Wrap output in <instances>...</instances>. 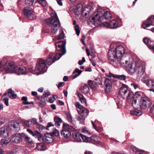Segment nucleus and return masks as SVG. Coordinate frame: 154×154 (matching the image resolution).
<instances>
[{
  "label": "nucleus",
  "mask_w": 154,
  "mask_h": 154,
  "mask_svg": "<svg viewBox=\"0 0 154 154\" xmlns=\"http://www.w3.org/2000/svg\"><path fill=\"white\" fill-rule=\"evenodd\" d=\"M51 134L52 136H57L59 134V132L56 129H54Z\"/></svg>",
  "instance_id": "44"
},
{
  "label": "nucleus",
  "mask_w": 154,
  "mask_h": 154,
  "mask_svg": "<svg viewBox=\"0 0 154 154\" xmlns=\"http://www.w3.org/2000/svg\"><path fill=\"white\" fill-rule=\"evenodd\" d=\"M131 150L133 151L136 154L137 152L139 150L135 146H132L131 147Z\"/></svg>",
  "instance_id": "53"
},
{
  "label": "nucleus",
  "mask_w": 154,
  "mask_h": 154,
  "mask_svg": "<svg viewBox=\"0 0 154 154\" xmlns=\"http://www.w3.org/2000/svg\"><path fill=\"white\" fill-rule=\"evenodd\" d=\"M7 73H15L18 75L26 73L29 71H27L25 67L23 66H17L13 63H9L6 68ZM29 70V69L28 70Z\"/></svg>",
  "instance_id": "5"
},
{
  "label": "nucleus",
  "mask_w": 154,
  "mask_h": 154,
  "mask_svg": "<svg viewBox=\"0 0 154 154\" xmlns=\"http://www.w3.org/2000/svg\"><path fill=\"white\" fill-rule=\"evenodd\" d=\"M94 16L92 17L91 21L93 23L94 22H102L104 19L105 20H109L112 17L110 13L104 11L101 8H99L97 10V12L94 14Z\"/></svg>",
  "instance_id": "4"
},
{
  "label": "nucleus",
  "mask_w": 154,
  "mask_h": 154,
  "mask_svg": "<svg viewBox=\"0 0 154 154\" xmlns=\"http://www.w3.org/2000/svg\"><path fill=\"white\" fill-rule=\"evenodd\" d=\"M65 43L63 41H59L56 44V50L57 51H61L62 53L63 51H65Z\"/></svg>",
  "instance_id": "13"
},
{
  "label": "nucleus",
  "mask_w": 154,
  "mask_h": 154,
  "mask_svg": "<svg viewBox=\"0 0 154 154\" xmlns=\"http://www.w3.org/2000/svg\"><path fill=\"white\" fill-rule=\"evenodd\" d=\"M12 140L14 143H20L21 141L20 136L16 135L13 137Z\"/></svg>",
  "instance_id": "29"
},
{
  "label": "nucleus",
  "mask_w": 154,
  "mask_h": 154,
  "mask_svg": "<svg viewBox=\"0 0 154 154\" xmlns=\"http://www.w3.org/2000/svg\"><path fill=\"white\" fill-rule=\"evenodd\" d=\"M82 72V71L79 69L78 68H76L75 70L73 71L72 73L73 74H75L77 73V74H76L72 76V78L75 79L79 76Z\"/></svg>",
  "instance_id": "25"
},
{
  "label": "nucleus",
  "mask_w": 154,
  "mask_h": 154,
  "mask_svg": "<svg viewBox=\"0 0 154 154\" xmlns=\"http://www.w3.org/2000/svg\"><path fill=\"white\" fill-rule=\"evenodd\" d=\"M49 92L48 91L45 92V93L43 94V96L45 97H47L49 95Z\"/></svg>",
  "instance_id": "60"
},
{
  "label": "nucleus",
  "mask_w": 154,
  "mask_h": 154,
  "mask_svg": "<svg viewBox=\"0 0 154 154\" xmlns=\"http://www.w3.org/2000/svg\"><path fill=\"white\" fill-rule=\"evenodd\" d=\"M126 78V76L124 75H116L115 78L121 80H125Z\"/></svg>",
  "instance_id": "36"
},
{
  "label": "nucleus",
  "mask_w": 154,
  "mask_h": 154,
  "mask_svg": "<svg viewBox=\"0 0 154 154\" xmlns=\"http://www.w3.org/2000/svg\"><path fill=\"white\" fill-rule=\"evenodd\" d=\"M154 21V16H151L148 18L146 21V23H143L142 25V26L144 28L148 27L151 25L153 26V22Z\"/></svg>",
  "instance_id": "15"
},
{
  "label": "nucleus",
  "mask_w": 154,
  "mask_h": 154,
  "mask_svg": "<svg viewBox=\"0 0 154 154\" xmlns=\"http://www.w3.org/2000/svg\"><path fill=\"white\" fill-rule=\"evenodd\" d=\"M148 48L151 49L152 51L154 53V45H151L148 46Z\"/></svg>",
  "instance_id": "58"
},
{
  "label": "nucleus",
  "mask_w": 154,
  "mask_h": 154,
  "mask_svg": "<svg viewBox=\"0 0 154 154\" xmlns=\"http://www.w3.org/2000/svg\"><path fill=\"white\" fill-rule=\"evenodd\" d=\"M77 95L82 103L86 105V102L85 97L82 94L79 93H78Z\"/></svg>",
  "instance_id": "28"
},
{
  "label": "nucleus",
  "mask_w": 154,
  "mask_h": 154,
  "mask_svg": "<svg viewBox=\"0 0 154 154\" xmlns=\"http://www.w3.org/2000/svg\"><path fill=\"white\" fill-rule=\"evenodd\" d=\"M11 94V97L12 99H14L17 97V95L16 94L14 93V92Z\"/></svg>",
  "instance_id": "59"
},
{
  "label": "nucleus",
  "mask_w": 154,
  "mask_h": 154,
  "mask_svg": "<svg viewBox=\"0 0 154 154\" xmlns=\"http://www.w3.org/2000/svg\"><path fill=\"white\" fill-rule=\"evenodd\" d=\"M27 131L31 135L35 138L37 134L38 131H32L31 130L29 129H27Z\"/></svg>",
  "instance_id": "34"
},
{
  "label": "nucleus",
  "mask_w": 154,
  "mask_h": 154,
  "mask_svg": "<svg viewBox=\"0 0 154 154\" xmlns=\"http://www.w3.org/2000/svg\"><path fill=\"white\" fill-rule=\"evenodd\" d=\"M25 141L28 143H31L32 141V138L26 134H24L23 136Z\"/></svg>",
  "instance_id": "32"
},
{
  "label": "nucleus",
  "mask_w": 154,
  "mask_h": 154,
  "mask_svg": "<svg viewBox=\"0 0 154 154\" xmlns=\"http://www.w3.org/2000/svg\"><path fill=\"white\" fill-rule=\"evenodd\" d=\"M43 137H42V136L41 133L39 132L37 133L36 136L35 137V138H37L38 140L40 141L42 140L43 141Z\"/></svg>",
  "instance_id": "45"
},
{
  "label": "nucleus",
  "mask_w": 154,
  "mask_h": 154,
  "mask_svg": "<svg viewBox=\"0 0 154 154\" xmlns=\"http://www.w3.org/2000/svg\"><path fill=\"white\" fill-rule=\"evenodd\" d=\"M65 113L66 116L68 121L71 123H72L73 120L71 114L67 112H66Z\"/></svg>",
  "instance_id": "33"
},
{
  "label": "nucleus",
  "mask_w": 154,
  "mask_h": 154,
  "mask_svg": "<svg viewBox=\"0 0 154 154\" xmlns=\"http://www.w3.org/2000/svg\"><path fill=\"white\" fill-rule=\"evenodd\" d=\"M65 84L64 82H61L58 85H57L58 88L60 87L61 86H63Z\"/></svg>",
  "instance_id": "62"
},
{
  "label": "nucleus",
  "mask_w": 154,
  "mask_h": 154,
  "mask_svg": "<svg viewBox=\"0 0 154 154\" xmlns=\"http://www.w3.org/2000/svg\"><path fill=\"white\" fill-rule=\"evenodd\" d=\"M105 91L106 93L110 92L112 88V82L109 79H106L105 82Z\"/></svg>",
  "instance_id": "19"
},
{
  "label": "nucleus",
  "mask_w": 154,
  "mask_h": 154,
  "mask_svg": "<svg viewBox=\"0 0 154 154\" xmlns=\"http://www.w3.org/2000/svg\"><path fill=\"white\" fill-rule=\"evenodd\" d=\"M54 121L55 125L57 127H59L60 126V124L63 122L61 119L59 117H55L54 118Z\"/></svg>",
  "instance_id": "23"
},
{
  "label": "nucleus",
  "mask_w": 154,
  "mask_h": 154,
  "mask_svg": "<svg viewBox=\"0 0 154 154\" xmlns=\"http://www.w3.org/2000/svg\"><path fill=\"white\" fill-rule=\"evenodd\" d=\"M47 70V67L46 66L45 60L42 59L40 60L38 64L36 66L35 69H34L33 67L29 68L30 72L34 74H36L37 75L44 73Z\"/></svg>",
  "instance_id": "6"
},
{
  "label": "nucleus",
  "mask_w": 154,
  "mask_h": 154,
  "mask_svg": "<svg viewBox=\"0 0 154 154\" xmlns=\"http://www.w3.org/2000/svg\"><path fill=\"white\" fill-rule=\"evenodd\" d=\"M27 98L26 97H23L22 98L21 100L22 101V103L24 105H27V104H34V103L33 102H30L29 103L27 102Z\"/></svg>",
  "instance_id": "31"
},
{
  "label": "nucleus",
  "mask_w": 154,
  "mask_h": 154,
  "mask_svg": "<svg viewBox=\"0 0 154 154\" xmlns=\"http://www.w3.org/2000/svg\"><path fill=\"white\" fill-rule=\"evenodd\" d=\"M82 139L84 142L88 143L91 141L90 137H89L82 135Z\"/></svg>",
  "instance_id": "38"
},
{
  "label": "nucleus",
  "mask_w": 154,
  "mask_h": 154,
  "mask_svg": "<svg viewBox=\"0 0 154 154\" xmlns=\"http://www.w3.org/2000/svg\"><path fill=\"white\" fill-rule=\"evenodd\" d=\"M86 10L89 13L91 12L92 10V8L91 6H88L86 8Z\"/></svg>",
  "instance_id": "57"
},
{
  "label": "nucleus",
  "mask_w": 154,
  "mask_h": 154,
  "mask_svg": "<svg viewBox=\"0 0 154 154\" xmlns=\"http://www.w3.org/2000/svg\"><path fill=\"white\" fill-rule=\"evenodd\" d=\"M137 61H135L134 62H132L129 61L127 65H126V68L129 74L132 75L136 72V66Z\"/></svg>",
  "instance_id": "11"
},
{
  "label": "nucleus",
  "mask_w": 154,
  "mask_h": 154,
  "mask_svg": "<svg viewBox=\"0 0 154 154\" xmlns=\"http://www.w3.org/2000/svg\"><path fill=\"white\" fill-rule=\"evenodd\" d=\"M36 148L39 151L44 150L46 149V146L43 144L41 143H37Z\"/></svg>",
  "instance_id": "27"
},
{
  "label": "nucleus",
  "mask_w": 154,
  "mask_h": 154,
  "mask_svg": "<svg viewBox=\"0 0 154 154\" xmlns=\"http://www.w3.org/2000/svg\"><path fill=\"white\" fill-rule=\"evenodd\" d=\"M65 53H66L65 51H63V52H62V53H56L55 54H53V57H54L55 56V57H58L60 56V57H61L62 55L65 54Z\"/></svg>",
  "instance_id": "47"
},
{
  "label": "nucleus",
  "mask_w": 154,
  "mask_h": 154,
  "mask_svg": "<svg viewBox=\"0 0 154 154\" xmlns=\"http://www.w3.org/2000/svg\"><path fill=\"white\" fill-rule=\"evenodd\" d=\"M35 0H26V4L27 6H31L32 5L34 1L35 2Z\"/></svg>",
  "instance_id": "41"
},
{
  "label": "nucleus",
  "mask_w": 154,
  "mask_h": 154,
  "mask_svg": "<svg viewBox=\"0 0 154 154\" xmlns=\"http://www.w3.org/2000/svg\"><path fill=\"white\" fill-rule=\"evenodd\" d=\"M31 122L34 125H38V123L37 122V119L35 118H33L31 120Z\"/></svg>",
  "instance_id": "54"
},
{
  "label": "nucleus",
  "mask_w": 154,
  "mask_h": 154,
  "mask_svg": "<svg viewBox=\"0 0 154 154\" xmlns=\"http://www.w3.org/2000/svg\"><path fill=\"white\" fill-rule=\"evenodd\" d=\"M125 49L124 47L116 44H112L108 52V57L111 61L114 62V67H117L118 63L123 66H126L129 62L124 56Z\"/></svg>",
  "instance_id": "1"
},
{
  "label": "nucleus",
  "mask_w": 154,
  "mask_h": 154,
  "mask_svg": "<svg viewBox=\"0 0 154 154\" xmlns=\"http://www.w3.org/2000/svg\"><path fill=\"white\" fill-rule=\"evenodd\" d=\"M14 92V91H13L12 89L11 88L9 89L8 90V94H12Z\"/></svg>",
  "instance_id": "64"
},
{
  "label": "nucleus",
  "mask_w": 154,
  "mask_h": 154,
  "mask_svg": "<svg viewBox=\"0 0 154 154\" xmlns=\"http://www.w3.org/2000/svg\"><path fill=\"white\" fill-rule=\"evenodd\" d=\"M6 132V130L4 127H2L0 128V137H5L6 136L4 135Z\"/></svg>",
  "instance_id": "39"
},
{
  "label": "nucleus",
  "mask_w": 154,
  "mask_h": 154,
  "mask_svg": "<svg viewBox=\"0 0 154 154\" xmlns=\"http://www.w3.org/2000/svg\"><path fill=\"white\" fill-rule=\"evenodd\" d=\"M35 2H38L42 6L45 7L47 5L45 0H35Z\"/></svg>",
  "instance_id": "35"
},
{
  "label": "nucleus",
  "mask_w": 154,
  "mask_h": 154,
  "mask_svg": "<svg viewBox=\"0 0 154 154\" xmlns=\"http://www.w3.org/2000/svg\"><path fill=\"white\" fill-rule=\"evenodd\" d=\"M75 106L76 107L78 108V109L77 110H81V109H82L83 108H84V107H83L82 106L80 103L78 102H76L75 103Z\"/></svg>",
  "instance_id": "51"
},
{
  "label": "nucleus",
  "mask_w": 154,
  "mask_h": 154,
  "mask_svg": "<svg viewBox=\"0 0 154 154\" xmlns=\"http://www.w3.org/2000/svg\"><path fill=\"white\" fill-rule=\"evenodd\" d=\"M11 97L10 95H8L7 93H5L1 98V99L5 101V103L6 106H8V97Z\"/></svg>",
  "instance_id": "22"
},
{
  "label": "nucleus",
  "mask_w": 154,
  "mask_h": 154,
  "mask_svg": "<svg viewBox=\"0 0 154 154\" xmlns=\"http://www.w3.org/2000/svg\"><path fill=\"white\" fill-rule=\"evenodd\" d=\"M80 91L82 93L86 94L89 93L90 89L88 85L85 84L81 87Z\"/></svg>",
  "instance_id": "20"
},
{
  "label": "nucleus",
  "mask_w": 154,
  "mask_h": 154,
  "mask_svg": "<svg viewBox=\"0 0 154 154\" xmlns=\"http://www.w3.org/2000/svg\"><path fill=\"white\" fill-rule=\"evenodd\" d=\"M91 141L98 142L100 141V138L97 136H92L90 137Z\"/></svg>",
  "instance_id": "40"
},
{
  "label": "nucleus",
  "mask_w": 154,
  "mask_h": 154,
  "mask_svg": "<svg viewBox=\"0 0 154 154\" xmlns=\"http://www.w3.org/2000/svg\"><path fill=\"white\" fill-rule=\"evenodd\" d=\"M88 85L91 88H93L94 87L93 82L91 80L89 81L88 82Z\"/></svg>",
  "instance_id": "56"
},
{
  "label": "nucleus",
  "mask_w": 154,
  "mask_h": 154,
  "mask_svg": "<svg viewBox=\"0 0 154 154\" xmlns=\"http://www.w3.org/2000/svg\"><path fill=\"white\" fill-rule=\"evenodd\" d=\"M5 119L4 118H2L0 119V126L3 124L5 122Z\"/></svg>",
  "instance_id": "55"
},
{
  "label": "nucleus",
  "mask_w": 154,
  "mask_h": 154,
  "mask_svg": "<svg viewBox=\"0 0 154 154\" xmlns=\"http://www.w3.org/2000/svg\"><path fill=\"white\" fill-rule=\"evenodd\" d=\"M74 130V128L68 124H64L63 130L61 131V134L62 136L66 138H68L71 134L70 131H73Z\"/></svg>",
  "instance_id": "9"
},
{
  "label": "nucleus",
  "mask_w": 154,
  "mask_h": 154,
  "mask_svg": "<svg viewBox=\"0 0 154 154\" xmlns=\"http://www.w3.org/2000/svg\"><path fill=\"white\" fill-rule=\"evenodd\" d=\"M82 134L76 132H74L72 133V137L77 142H80L81 141L82 137Z\"/></svg>",
  "instance_id": "21"
},
{
  "label": "nucleus",
  "mask_w": 154,
  "mask_h": 154,
  "mask_svg": "<svg viewBox=\"0 0 154 154\" xmlns=\"http://www.w3.org/2000/svg\"><path fill=\"white\" fill-rule=\"evenodd\" d=\"M7 140L5 139H2L0 142L2 146H5L7 144Z\"/></svg>",
  "instance_id": "52"
},
{
  "label": "nucleus",
  "mask_w": 154,
  "mask_h": 154,
  "mask_svg": "<svg viewBox=\"0 0 154 154\" xmlns=\"http://www.w3.org/2000/svg\"><path fill=\"white\" fill-rule=\"evenodd\" d=\"M131 87L133 88L134 89H137L140 88V86L136 84L135 83H133L131 84Z\"/></svg>",
  "instance_id": "48"
},
{
  "label": "nucleus",
  "mask_w": 154,
  "mask_h": 154,
  "mask_svg": "<svg viewBox=\"0 0 154 154\" xmlns=\"http://www.w3.org/2000/svg\"><path fill=\"white\" fill-rule=\"evenodd\" d=\"M79 115L81 117L77 116L76 119L82 124L83 123L85 118L87 116L89 113V111L88 109L85 108H83L81 110H77Z\"/></svg>",
  "instance_id": "7"
},
{
  "label": "nucleus",
  "mask_w": 154,
  "mask_h": 154,
  "mask_svg": "<svg viewBox=\"0 0 154 154\" xmlns=\"http://www.w3.org/2000/svg\"><path fill=\"white\" fill-rule=\"evenodd\" d=\"M142 93L140 92H136L134 96H133L132 98L137 100V101L139 100H140L141 98L143 97H142Z\"/></svg>",
  "instance_id": "26"
},
{
  "label": "nucleus",
  "mask_w": 154,
  "mask_h": 154,
  "mask_svg": "<svg viewBox=\"0 0 154 154\" xmlns=\"http://www.w3.org/2000/svg\"><path fill=\"white\" fill-rule=\"evenodd\" d=\"M143 42L146 45H148L151 43V41L149 38H145L143 40Z\"/></svg>",
  "instance_id": "43"
},
{
  "label": "nucleus",
  "mask_w": 154,
  "mask_h": 154,
  "mask_svg": "<svg viewBox=\"0 0 154 154\" xmlns=\"http://www.w3.org/2000/svg\"><path fill=\"white\" fill-rule=\"evenodd\" d=\"M73 25H75V29L76 32V33L78 36L79 35L80 33V30L79 29V26L77 25H76V21L74 20L73 21Z\"/></svg>",
  "instance_id": "30"
},
{
  "label": "nucleus",
  "mask_w": 154,
  "mask_h": 154,
  "mask_svg": "<svg viewBox=\"0 0 154 154\" xmlns=\"http://www.w3.org/2000/svg\"><path fill=\"white\" fill-rule=\"evenodd\" d=\"M120 95L124 99H126L128 103L131 102L132 106L135 108L137 103V100L133 99V94L129 89L127 85H124L120 88Z\"/></svg>",
  "instance_id": "3"
},
{
  "label": "nucleus",
  "mask_w": 154,
  "mask_h": 154,
  "mask_svg": "<svg viewBox=\"0 0 154 154\" xmlns=\"http://www.w3.org/2000/svg\"><path fill=\"white\" fill-rule=\"evenodd\" d=\"M53 53H51L49 56L47 60H45L46 63H47L49 65H51L52 63H54L55 61L58 60L60 57V56H59L58 57H53Z\"/></svg>",
  "instance_id": "16"
},
{
  "label": "nucleus",
  "mask_w": 154,
  "mask_h": 154,
  "mask_svg": "<svg viewBox=\"0 0 154 154\" xmlns=\"http://www.w3.org/2000/svg\"><path fill=\"white\" fill-rule=\"evenodd\" d=\"M104 24L106 27L111 29L116 28L118 26L117 22L115 20H112L109 23L104 22Z\"/></svg>",
  "instance_id": "18"
},
{
  "label": "nucleus",
  "mask_w": 154,
  "mask_h": 154,
  "mask_svg": "<svg viewBox=\"0 0 154 154\" xmlns=\"http://www.w3.org/2000/svg\"><path fill=\"white\" fill-rule=\"evenodd\" d=\"M131 113L138 116L141 115L142 112L139 110H134L131 111Z\"/></svg>",
  "instance_id": "42"
},
{
  "label": "nucleus",
  "mask_w": 154,
  "mask_h": 154,
  "mask_svg": "<svg viewBox=\"0 0 154 154\" xmlns=\"http://www.w3.org/2000/svg\"><path fill=\"white\" fill-rule=\"evenodd\" d=\"M105 75L106 77L110 78L112 77L115 78L116 76V75L113 74L110 72H109V73H106Z\"/></svg>",
  "instance_id": "46"
},
{
  "label": "nucleus",
  "mask_w": 154,
  "mask_h": 154,
  "mask_svg": "<svg viewBox=\"0 0 154 154\" xmlns=\"http://www.w3.org/2000/svg\"><path fill=\"white\" fill-rule=\"evenodd\" d=\"M59 34L57 37V39H62L64 37V34L63 30L61 29L59 31Z\"/></svg>",
  "instance_id": "37"
},
{
  "label": "nucleus",
  "mask_w": 154,
  "mask_h": 154,
  "mask_svg": "<svg viewBox=\"0 0 154 154\" xmlns=\"http://www.w3.org/2000/svg\"><path fill=\"white\" fill-rule=\"evenodd\" d=\"M43 141L47 143H52L53 141V139L51 133H47L45 134L43 137Z\"/></svg>",
  "instance_id": "14"
},
{
  "label": "nucleus",
  "mask_w": 154,
  "mask_h": 154,
  "mask_svg": "<svg viewBox=\"0 0 154 154\" xmlns=\"http://www.w3.org/2000/svg\"><path fill=\"white\" fill-rule=\"evenodd\" d=\"M145 83L146 85L149 87L154 89V81L153 79L148 80Z\"/></svg>",
  "instance_id": "24"
},
{
  "label": "nucleus",
  "mask_w": 154,
  "mask_h": 154,
  "mask_svg": "<svg viewBox=\"0 0 154 154\" xmlns=\"http://www.w3.org/2000/svg\"><path fill=\"white\" fill-rule=\"evenodd\" d=\"M136 66V72H137L138 76H141L143 75L145 71V66L142 64L141 61H137Z\"/></svg>",
  "instance_id": "12"
},
{
  "label": "nucleus",
  "mask_w": 154,
  "mask_h": 154,
  "mask_svg": "<svg viewBox=\"0 0 154 154\" xmlns=\"http://www.w3.org/2000/svg\"><path fill=\"white\" fill-rule=\"evenodd\" d=\"M57 1V2L59 5L60 6H62V3L61 2L62 0H56Z\"/></svg>",
  "instance_id": "63"
},
{
  "label": "nucleus",
  "mask_w": 154,
  "mask_h": 154,
  "mask_svg": "<svg viewBox=\"0 0 154 154\" xmlns=\"http://www.w3.org/2000/svg\"><path fill=\"white\" fill-rule=\"evenodd\" d=\"M151 104L149 99L148 97H143L139 101V104L141 109H145L149 106Z\"/></svg>",
  "instance_id": "10"
},
{
  "label": "nucleus",
  "mask_w": 154,
  "mask_h": 154,
  "mask_svg": "<svg viewBox=\"0 0 154 154\" xmlns=\"http://www.w3.org/2000/svg\"><path fill=\"white\" fill-rule=\"evenodd\" d=\"M9 127L16 131L17 132L20 130V128L19 123L17 122H11L9 123Z\"/></svg>",
  "instance_id": "17"
},
{
  "label": "nucleus",
  "mask_w": 154,
  "mask_h": 154,
  "mask_svg": "<svg viewBox=\"0 0 154 154\" xmlns=\"http://www.w3.org/2000/svg\"><path fill=\"white\" fill-rule=\"evenodd\" d=\"M57 104L60 105H63L64 104V103L63 101L60 100H58L57 102Z\"/></svg>",
  "instance_id": "61"
},
{
  "label": "nucleus",
  "mask_w": 154,
  "mask_h": 154,
  "mask_svg": "<svg viewBox=\"0 0 154 154\" xmlns=\"http://www.w3.org/2000/svg\"><path fill=\"white\" fill-rule=\"evenodd\" d=\"M51 17L48 18L45 21L46 23L49 26L50 30L44 29L43 32L44 33H47L51 31L53 33L56 34L60 26V23L56 14H51Z\"/></svg>",
  "instance_id": "2"
},
{
  "label": "nucleus",
  "mask_w": 154,
  "mask_h": 154,
  "mask_svg": "<svg viewBox=\"0 0 154 154\" xmlns=\"http://www.w3.org/2000/svg\"><path fill=\"white\" fill-rule=\"evenodd\" d=\"M23 12L24 15L29 20H33L36 18L35 13L32 8H25L23 10Z\"/></svg>",
  "instance_id": "8"
},
{
  "label": "nucleus",
  "mask_w": 154,
  "mask_h": 154,
  "mask_svg": "<svg viewBox=\"0 0 154 154\" xmlns=\"http://www.w3.org/2000/svg\"><path fill=\"white\" fill-rule=\"evenodd\" d=\"M22 122L26 125V126L28 127H30V121L28 120H23Z\"/></svg>",
  "instance_id": "50"
},
{
  "label": "nucleus",
  "mask_w": 154,
  "mask_h": 154,
  "mask_svg": "<svg viewBox=\"0 0 154 154\" xmlns=\"http://www.w3.org/2000/svg\"><path fill=\"white\" fill-rule=\"evenodd\" d=\"M81 132L88 134H90L87 129L85 128H83L81 130Z\"/></svg>",
  "instance_id": "49"
}]
</instances>
